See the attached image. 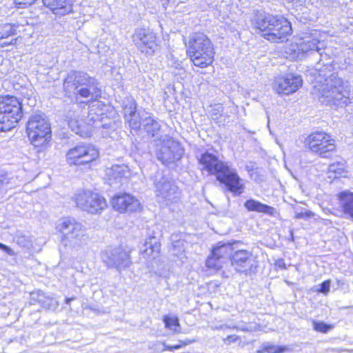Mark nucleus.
<instances>
[{"label": "nucleus", "instance_id": "dca6fc26", "mask_svg": "<svg viewBox=\"0 0 353 353\" xmlns=\"http://www.w3.org/2000/svg\"><path fill=\"white\" fill-rule=\"evenodd\" d=\"M111 203L114 210L120 213H132L141 209L139 201L127 193L116 194L112 198Z\"/></svg>", "mask_w": 353, "mask_h": 353}, {"label": "nucleus", "instance_id": "b1692460", "mask_svg": "<svg viewBox=\"0 0 353 353\" xmlns=\"http://www.w3.org/2000/svg\"><path fill=\"white\" fill-rule=\"evenodd\" d=\"M244 206L248 211L263 212L269 215H273L275 212V209L273 207L252 199L247 200L244 203Z\"/></svg>", "mask_w": 353, "mask_h": 353}, {"label": "nucleus", "instance_id": "5701e85b", "mask_svg": "<svg viewBox=\"0 0 353 353\" xmlns=\"http://www.w3.org/2000/svg\"><path fill=\"white\" fill-rule=\"evenodd\" d=\"M160 243L154 236L148 237L144 243L145 250L142 252L143 257H152L155 259L160 251Z\"/></svg>", "mask_w": 353, "mask_h": 353}, {"label": "nucleus", "instance_id": "37998d69", "mask_svg": "<svg viewBox=\"0 0 353 353\" xmlns=\"http://www.w3.org/2000/svg\"><path fill=\"white\" fill-rule=\"evenodd\" d=\"M275 265L278 268L286 269V265L283 259H279L276 261Z\"/></svg>", "mask_w": 353, "mask_h": 353}, {"label": "nucleus", "instance_id": "09e8293b", "mask_svg": "<svg viewBox=\"0 0 353 353\" xmlns=\"http://www.w3.org/2000/svg\"><path fill=\"white\" fill-rule=\"evenodd\" d=\"M17 40V39H12V41L10 43L4 42L2 44V46H7L8 45H10V44H14L16 43Z\"/></svg>", "mask_w": 353, "mask_h": 353}, {"label": "nucleus", "instance_id": "c03bdc74", "mask_svg": "<svg viewBox=\"0 0 353 353\" xmlns=\"http://www.w3.org/2000/svg\"><path fill=\"white\" fill-rule=\"evenodd\" d=\"M212 329L213 330H225L228 328H229V327L226 325H220L219 326H211Z\"/></svg>", "mask_w": 353, "mask_h": 353}, {"label": "nucleus", "instance_id": "8fccbe9b", "mask_svg": "<svg viewBox=\"0 0 353 353\" xmlns=\"http://www.w3.org/2000/svg\"><path fill=\"white\" fill-rule=\"evenodd\" d=\"M347 64H350V63H347L346 60H345V63L343 64H341V65H340L339 68L342 70H346L347 68Z\"/></svg>", "mask_w": 353, "mask_h": 353}, {"label": "nucleus", "instance_id": "a211bd4d", "mask_svg": "<svg viewBox=\"0 0 353 353\" xmlns=\"http://www.w3.org/2000/svg\"><path fill=\"white\" fill-rule=\"evenodd\" d=\"M106 176L110 185L117 188L128 181L131 176V172L125 165H114L107 168Z\"/></svg>", "mask_w": 353, "mask_h": 353}, {"label": "nucleus", "instance_id": "9d476101", "mask_svg": "<svg viewBox=\"0 0 353 353\" xmlns=\"http://www.w3.org/2000/svg\"><path fill=\"white\" fill-rule=\"evenodd\" d=\"M154 186L159 202L164 205L176 201L180 197V192L174 183L162 172H156Z\"/></svg>", "mask_w": 353, "mask_h": 353}, {"label": "nucleus", "instance_id": "c85d7f7f", "mask_svg": "<svg viewBox=\"0 0 353 353\" xmlns=\"http://www.w3.org/2000/svg\"><path fill=\"white\" fill-rule=\"evenodd\" d=\"M18 25L12 23H5L0 26V38H8L10 36L17 34Z\"/></svg>", "mask_w": 353, "mask_h": 353}, {"label": "nucleus", "instance_id": "0eeeda50", "mask_svg": "<svg viewBox=\"0 0 353 353\" xmlns=\"http://www.w3.org/2000/svg\"><path fill=\"white\" fill-rule=\"evenodd\" d=\"M23 117L22 105L17 98L0 96V131L14 128Z\"/></svg>", "mask_w": 353, "mask_h": 353}, {"label": "nucleus", "instance_id": "393cba45", "mask_svg": "<svg viewBox=\"0 0 353 353\" xmlns=\"http://www.w3.org/2000/svg\"><path fill=\"white\" fill-rule=\"evenodd\" d=\"M150 114L145 110H138L137 112L127 118L125 121L131 129L137 130L142 123L144 125Z\"/></svg>", "mask_w": 353, "mask_h": 353}, {"label": "nucleus", "instance_id": "58836bf2", "mask_svg": "<svg viewBox=\"0 0 353 353\" xmlns=\"http://www.w3.org/2000/svg\"><path fill=\"white\" fill-rule=\"evenodd\" d=\"M0 250L4 252L6 254H7L9 256H14L15 255V253L12 249H11L10 247L7 246L5 244H3L0 243Z\"/></svg>", "mask_w": 353, "mask_h": 353}, {"label": "nucleus", "instance_id": "f257e3e1", "mask_svg": "<svg viewBox=\"0 0 353 353\" xmlns=\"http://www.w3.org/2000/svg\"><path fill=\"white\" fill-rule=\"evenodd\" d=\"M203 170L209 174L216 176V180L225 185L228 190L234 195L240 196L245 189L243 179L239 176L234 168L228 163L219 160L214 154L206 152L199 159Z\"/></svg>", "mask_w": 353, "mask_h": 353}, {"label": "nucleus", "instance_id": "39448f33", "mask_svg": "<svg viewBox=\"0 0 353 353\" xmlns=\"http://www.w3.org/2000/svg\"><path fill=\"white\" fill-rule=\"evenodd\" d=\"M59 230L63 234L61 243L65 247L79 251L88 244V235L85 227L74 219L66 218L58 225Z\"/></svg>", "mask_w": 353, "mask_h": 353}, {"label": "nucleus", "instance_id": "4be33fe9", "mask_svg": "<svg viewBox=\"0 0 353 353\" xmlns=\"http://www.w3.org/2000/svg\"><path fill=\"white\" fill-rule=\"evenodd\" d=\"M45 6L56 15H65L72 12V0H42Z\"/></svg>", "mask_w": 353, "mask_h": 353}, {"label": "nucleus", "instance_id": "2eb2a0df", "mask_svg": "<svg viewBox=\"0 0 353 353\" xmlns=\"http://www.w3.org/2000/svg\"><path fill=\"white\" fill-rule=\"evenodd\" d=\"M183 153L180 143L172 139L163 141L157 152V159L163 164H170L179 161Z\"/></svg>", "mask_w": 353, "mask_h": 353}, {"label": "nucleus", "instance_id": "2f4dec72", "mask_svg": "<svg viewBox=\"0 0 353 353\" xmlns=\"http://www.w3.org/2000/svg\"><path fill=\"white\" fill-rule=\"evenodd\" d=\"M137 110V103L134 100H131L126 103L123 107L124 118L126 119L129 117L135 114Z\"/></svg>", "mask_w": 353, "mask_h": 353}, {"label": "nucleus", "instance_id": "a878e982", "mask_svg": "<svg viewBox=\"0 0 353 353\" xmlns=\"http://www.w3.org/2000/svg\"><path fill=\"white\" fill-rule=\"evenodd\" d=\"M339 198L344 213L353 218V192H342L339 194Z\"/></svg>", "mask_w": 353, "mask_h": 353}, {"label": "nucleus", "instance_id": "a18cd8bd", "mask_svg": "<svg viewBox=\"0 0 353 353\" xmlns=\"http://www.w3.org/2000/svg\"><path fill=\"white\" fill-rule=\"evenodd\" d=\"M323 5L329 6L331 3L334 2L335 0H320Z\"/></svg>", "mask_w": 353, "mask_h": 353}, {"label": "nucleus", "instance_id": "f8f14e48", "mask_svg": "<svg viewBox=\"0 0 353 353\" xmlns=\"http://www.w3.org/2000/svg\"><path fill=\"white\" fill-rule=\"evenodd\" d=\"M101 258L108 268L121 272L130 267L132 262L130 252L121 247L109 248L101 252Z\"/></svg>", "mask_w": 353, "mask_h": 353}, {"label": "nucleus", "instance_id": "7ed1b4c3", "mask_svg": "<svg viewBox=\"0 0 353 353\" xmlns=\"http://www.w3.org/2000/svg\"><path fill=\"white\" fill-rule=\"evenodd\" d=\"M63 90L65 96H79L97 101L101 97V90L97 79L85 72L71 71L63 81Z\"/></svg>", "mask_w": 353, "mask_h": 353}, {"label": "nucleus", "instance_id": "6ab92c4d", "mask_svg": "<svg viewBox=\"0 0 353 353\" xmlns=\"http://www.w3.org/2000/svg\"><path fill=\"white\" fill-rule=\"evenodd\" d=\"M318 37L319 32L316 30H312L310 33L305 34L296 43L298 50L303 53L317 52L320 56H322L321 49L319 46L320 41Z\"/></svg>", "mask_w": 353, "mask_h": 353}, {"label": "nucleus", "instance_id": "a19ab883", "mask_svg": "<svg viewBox=\"0 0 353 353\" xmlns=\"http://www.w3.org/2000/svg\"><path fill=\"white\" fill-rule=\"evenodd\" d=\"M239 339V337L236 335H230L223 339L224 343L226 345H229L232 343L235 342Z\"/></svg>", "mask_w": 353, "mask_h": 353}, {"label": "nucleus", "instance_id": "4c0bfd02", "mask_svg": "<svg viewBox=\"0 0 353 353\" xmlns=\"http://www.w3.org/2000/svg\"><path fill=\"white\" fill-rule=\"evenodd\" d=\"M36 0H14V3L18 8H23L24 6L32 5Z\"/></svg>", "mask_w": 353, "mask_h": 353}, {"label": "nucleus", "instance_id": "6e6552de", "mask_svg": "<svg viewBox=\"0 0 353 353\" xmlns=\"http://www.w3.org/2000/svg\"><path fill=\"white\" fill-rule=\"evenodd\" d=\"M26 132L32 145L39 147L51 138V128L46 115L34 113L30 116L26 123Z\"/></svg>", "mask_w": 353, "mask_h": 353}, {"label": "nucleus", "instance_id": "f704fd0d", "mask_svg": "<svg viewBox=\"0 0 353 353\" xmlns=\"http://www.w3.org/2000/svg\"><path fill=\"white\" fill-rule=\"evenodd\" d=\"M314 216V213L310 210H305L304 212H298L296 210L295 212V218L296 219H307L308 218L313 217Z\"/></svg>", "mask_w": 353, "mask_h": 353}, {"label": "nucleus", "instance_id": "9b49d317", "mask_svg": "<svg viewBox=\"0 0 353 353\" xmlns=\"http://www.w3.org/2000/svg\"><path fill=\"white\" fill-rule=\"evenodd\" d=\"M74 200L78 208L92 214L101 213L108 206L105 199L101 195L90 190L76 194Z\"/></svg>", "mask_w": 353, "mask_h": 353}, {"label": "nucleus", "instance_id": "cd10ccee", "mask_svg": "<svg viewBox=\"0 0 353 353\" xmlns=\"http://www.w3.org/2000/svg\"><path fill=\"white\" fill-rule=\"evenodd\" d=\"M143 126L146 132L152 137L157 135L161 129V125L152 117L151 114H150Z\"/></svg>", "mask_w": 353, "mask_h": 353}, {"label": "nucleus", "instance_id": "20e7f679", "mask_svg": "<svg viewBox=\"0 0 353 353\" xmlns=\"http://www.w3.org/2000/svg\"><path fill=\"white\" fill-rule=\"evenodd\" d=\"M318 99L327 105H345L350 103L348 83L334 74L325 79L317 88Z\"/></svg>", "mask_w": 353, "mask_h": 353}, {"label": "nucleus", "instance_id": "ea45409f", "mask_svg": "<svg viewBox=\"0 0 353 353\" xmlns=\"http://www.w3.org/2000/svg\"><path fill=\"white\" fill-rule=\"evenodd\" d=\"M330 281L329 280L323 281L321 284L319 291L322 293L326 294L330 291Z\"/></svg>", "mask_w": 353, "mask_h": 353}, {"label": "nucleus", "instance_id": "4468645a", "mask_svg": "<svg viewBox=\"0 0 353 353\" xmlns=\"http://www.w3.org/2000/svg\"><path fill=\"white\" fill-rule=\"evenodd\" d=\"M132 41L137 50L148 57L152 56L158 48L157 37L149 30H137L132 36Z\"/></svg>", "mask_w": 353, "mask_h": 353}, {"label": "nucleus", "instance_id": "c756f323", "mask_svg": "<svg viewBox=\"0 0 353 353\" xmlns=\"http://www.w3.org/2000/svg\"><path fill=\"white\" fill-rule=\"evenodd\" d=\"M163 321L165 323V327L173 330L176 333L179 332V330L178 328L180 327V324L178 318L165 316L163 319Z\"/></svg>", "mask_w": 353, "mask_h": 353}, {"label": "nucleus", "instance_id": "7c9ffc66", "mask_svg": "<svg viewBox=\"0 0 353 353\" xmlns=\"http://www.w3.org/2000/svg\"><path fill=\"white\" fill-rule=\"evenodd\" d=\"M345 172V165L343 163L336 162L332 163L328 167V173L334 174V178L340 176Z\"/></svg>", "mask_w": 353, "mask_h": 353}, {"label": "nucleus", "instance_id": "3c124183", "mask_svg": "<svg viewBox=\"0 0 353 353\" xmlns=\"http://www.w3.org/2000/svg\"><path fill=\"white\" fill-rule=\"evenodd\" d=\"M74 298H73V297H72V298H66V299H65V303H66V304H70V302H71L72 300H74Z\"/></svg>", "mask_w": 353, "mask_h": 353}, {"label": "nucleus", "instance_id": "bb28decb", "mask_svg": "<svg viewBox=\"0 0 353 353\" xmlns=\"http://www.w3.org/2000/svg\"><path fill=\"white\" fill-rule=\"evenodd\" d=\"M288 348L286 346L276 345L270 343H263L257 353H283L287 351Z\"/></svg>", "mask_w": 353, "mask_h": 353}, {"label": "nucleus", "instance_id": "473e14b6", "mask_svg": "<svg viewBox=\"0 0 353 353\" xmlns=\"http://www.w3.org/2000/svg\"><path fill=\"white\" fill-rule=\"evenodd\" d=\"M170 250L174 256L181 255L185 250L184 241L183 240L173 241Z\"/></svg>", "mask_w": 353, "mask_h": 353}, {"label": "nucleus", "instance_id": "49530a36", "mask_svg": "<svg viewBox=\"0 0 353 353\" xmlns=\"http://www.w3.org/2000/svg\"><path fill=\"white\" fill-rule=\"evenodd\" d=\"M50 303L49 304V305H48V308L49 310H50V309H52V308H56V307H57V302H55V301H53V300H50Z\"/></svg>", "mask_w": 353, "mask_h": 353}, {"label": "nucleus", "instance_id": "72a5a7b5", "mask_svg": "<svg viewBox=\"0 0 353 353\" xmlns=\"http://www.w3.org/2000/svg\"><path fill=\"white\" fill-rule=\"evenodd\" d=\"M312 324L314 329L319 332L327 333L332 328V326L330 325H327L323 322H319L316 321H312Z\"/></svg>", "mask_w": 353, "mask_h": 353}, {"label": "nucleus", "instance_id": "c9c22d12", "mask_svg": "<svg viewBox=\"0 0 353 353\" xmlns=\"http://www.w3.org/2000/svg\"><path fill=\"white\" fill-rule=\"evenodd\" d=\"M10 181V179L6 175H0V193L7 191Z\"/></svg>", "mask_w": 353, "mask_h": 353}, {"label": "nucleus", "instance_id": "f03ea898", "mask_svg": "<svg viewBox=\"0 0 353 353\" xmlns=\"http://www.w3.org/2000/svg\"><path fill=\"white\" fill-rule=\"evenodd\" d=\"M252 23L263 33L262 36L265 39L275 43L288 41L292 31L291 24L286 19L265 12L257 11L252 19Z\"/></svg>", "mask_w": 353, "mask_h": 353}, {"label": "nucleus", "instance_id": "79ce46f5", "mask_svg": "<svg viewBox=\"0 0 353 353\" xmlns=\"http://www.w3.org/2000/svg\"><path fill=\"white\" fill-rule=\"evenodd\" d=\"M163 350H169L172 351L174 350L180 349L182 347V345H170L168 344L163 343Z\"/></svg>", "mask_w": 353, "mask_h": 353}, {"label": "nucleus", "instance_id": "e433bc0d", "mask_svg": "<svg viewBox=\"0 0 353 353\" xmlns=\"http://www.w3.org/2000/svg\"><path fill=\"white\" fill-rule=\"evenodd\" d=\"M17 243L22 247H28L30 243L28 238L24 235L17 236Z\"/></svg>", "mask_w": 353, "mask_h": 353}, {"label": "nucleus", "instance_id": "1a4fd4ad", "mask_svg": "<svg viewBox=\"0 0 353 353\" xmlns=\"http://www.w3.org/2000/svg\"><path fill=\"white\" fill-rule=\"evenodd\" d=\"M304 144L312 153L321 158H329L336 148L335 140L322 131L310 134L305 139Z\"/></svg>", "mask_w": 353, "mask_h": 353}, {"label": "nucleus", "instance_id": "423d86ee", "mask_svg": "<svg viewBox=\"0 0 353 353\" xmlns=\"http://www.w3.org/2000/svg\"><path fill=\"white\" fill-rule=\"evenodd\" d=\"M188 53L194 65L205 68L214 60V48L210 39L203 33L195 32L188 42Z\"/></svg>", "mask_w": 353, "mask_h": 353}, {"label": "nucleus", "instance_id": "ddd939ff", "mask_svg": "<svg viewBox=\"0 0 353 353\" xmlns=\"http://www.w3.org/2000/svg\"><path fill=\"white\" fill-rule=\"evenodd\" d=\"M99 156V150L92 145L78 144L68 150L66 161L70 165H83L96 160Z\"/></svg>", "mask_w": 353, "mask_h": 353}, {"label": "nucleus", "instance_id": "aec40b11", "mask_svg": "<svg viewBox=\"0 0 353 353\" xmlns=\"http://www.w3.org/2000/svg\"><path fill=\"white\" fill-rule=\"evenodd\" d=\"M232 250V245L230 244L219 243L217 245L213 248L211 256L208 258L206 261L207 266L210 268H220V260L230 255Z\"/></svg>", "mask_w": 353, "mask_h": 353}, {"label": "nucleus", "instance_id": "412c9836", "mask_svg": "<svg viewBox=\"0 0 353 353\" xmlns=\"http://www.w3.org/2000/svg\"><path fill=\"white\" fill-rule=\"evenodd\" d=\"M230 261L235 270L241 272H246L252 265V254L245 250L235 252L231 256Z\"/></svg>", "mask_w": 353, "mask_h": 353}, {"label": "nucleus", "instance_id": "de8ad7c7", "mask_svg": "<svg viewBox=\"0 0 353 353\" xmlns=\"http://www.w3.org/2000/svg\"><path fill=\"white\" fill-rule=\"evenodd\" d=\"M195 341H196V340L193 339V340H186L185 341H181V342L182 343V344H181L182 346H183V345H186L194 343Z\"/></svg>", "mask_w": 353, "mask_h": 353}, {"label": "nucleus", "instance_id": "f3484780", "mask_svg": "<svg viewBox=\"0 0 353 353\" xmlns=\"http://www.w3.org/2000/svg\"><path fill=\"white\" fill-rule=\"evenodd\" d=\"M302 83L303 80L301 76L288 74L275 81L274 90L279 94L288 95L296 92Z\"/></svg>", "mask_w": 353, "mask_h": 353}, {"label": "nucleus", "instance_id": "603ef678", "mask_svg": "<svg viewBox=\"0 0 353 353\" xmlns=\"http://www.w3.org/2000/svg\"><path fill=\"white\" fill-rule=\"evenodd\" d=\"M323 211H324V212H325V214H329V213H330V210H328V209H324V210H323Z\"/></svg>", "mask_w": 353, "mask_h": 353}, {"label": "nucleus", "instance_id": "864d4df0", "mask_svg": "<svg viewBox=\"0 0 353 353\" xmlns=\"http://www.w3.org/2000/svg\"><path fill=\"white\" fill-rule=\"evenodd\" d=\"M290 234H291V239L293 241H294V234H293V232L292 231L290 232Z\"/></svg>", "mask_w": 353, "mask_h": 353}]
</instances>
